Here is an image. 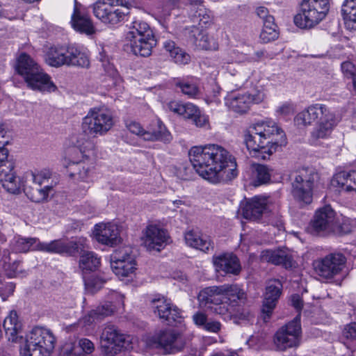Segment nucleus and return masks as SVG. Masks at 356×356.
I'll return each mask as SVG.
<instances>
[{
  "instance_id": "nucleus-15",
  "label": "nucleus",
  "mask_w": 356,
  "mask_h": 356,
  "mask_svg": "<svg viewBox=\"0 0 356 356\" xmlns=\"http://www.w3.org/2000/svg\"><path fill=\"white\" fill-rule=\"evenodd\" d=\"M314 187V174L298 175L292 183L291 194L300 204L308 205L313 201Z\"/></svg>"
},
{
  "instance_id": "nucleus-21",
  "label": "nucleus",
  "mask_w": 356,
  "mask_h": 356,
  "mask_svg": "<svg viewBox=\"0 0 356 356\" xmlns=\"http://www.w3.org/2000/svg\"><path fill=\"white\" fill-rule=\"evenodd\" d=\"M282 284L278 280H275L266 287L261 309L262 318L264 322L266 323L270 320L282 294Z\"/></svg>"
},
{
  "instance_id": "nucleus-44",
  "label": "nucleus",
  "mask_w": 356,
  "mask_h": 356,
  "mask_svg": "<svg viewBox=\"0 0 356 356\" xmlns=\"http://www.w3.org/2000/svg\"><path fill=\"white\" fill-rule=\"evenodd\" d=\"M3 268L9 277H22L26 272L22 269L20 262L17 260L12 261L9 254H4L1 260Z\"/></svg>"
},
{
  "instance_id": "nucleus-57",
  "label": "nucleus",
  "mask_w": 356,
  "mask_h": 356,
  "mask_svg": "<svg viewBox=\"0 0 356 356\" xmlns=\"http://www.w3.org/2000/svg\"><path fill=\"white\" fill-rule=\"evenodd\" d=\"M61 356H83V354L80 351V348H77L76 344L67 343L65 344L60 352Z\"/></svg>"
},
{
  "instance_id": "nucleus-59",
  "label": "nucleus",
  "mask_w": 356,
  "mask_h": 356,
  "mask_svg": "<svg viewBox=\"0 0 356 356\" xmlns=\"http://www.w3.org/2000/svg\"><path fill=\"white\" fill-rule=\"evenodd\" d=\"M193 321L197 326L204 328L207 322V315L202 312L198 311L193 314Z\"/></svg>"
},
{
  "instance_id": "nucleus-48",
  "label": "nucleus",
  "mask_w": 356,
  "mask_h": 356,
  "mask_svg": "<svg viewBox=\"0 0 356 356\" xmlns=\"http://www.w3.org/2000/svg\"><path fill=\"white\" fill-rule=\"evenodd\" d=\"M83 279L86 291L91 293L99 290L106 281L105 279L94 275L84 276Z\"/></svg>"
},
{
  "instance_id": "nucleus-58",
  "label": "nucleus",
  "mask_w": 356,
  "mask_h": 356,
  "mask_svg": "<svg viewBox=\"0 0 356 356\" xmlns=\"http://www.w3.org/2000/svg\"><path fill=\"white\" fill-rule=\"evenodd\" d=\"M163 47L169 56L172 59H175V62L177 63L176 59L178 55V47H177L176 43L172 40H166L163 44Z\"/></svg>"
},
{
  "instance_id": "nucleus-24",
  "label": "nucleus",
  "mask_w": 356,
  "mask_h": 356,
  "mask_svg": "<svg viewBox=\"0 0 356 356\" xmlns=\"http://www.w3.org/2000/svg\"><path fill=\"white\" fill-rule=\"evenodd\" d=\"M213 262L216 270L225 275H238L241 271L240 260L234 253H223L214 256Z\"/></svg>"
},
{
  "instance_id": "nucleus-17",
  "label": "nucleus",
  "mask_w": 356,
  "mask_h": 356,
  "mask_svg": "<svg viewBox=\"0 0 356 356\" xmlns=\"http://www.w3.org/2000/svg\"><path fill=\"white\" fill-rule=\"evenodd\" d=\"M151 307L154 314L165 323L175 326L177 323L178 311L170 300L164 296H156L151 300Z\"/></svg>"
},
{
  "instance_id": "nucleus-60",
  "label": "nucleus",
  "mask_w": 356,
  "mask_h": 356,
  "mask_svg": "<svg viewBox=\"0 0 356 356\" xmlns=\"http://www.w3.org/2000/svg\"><path fill=\"white\" fill-rule=\"evenodd\" d=\"M67 243H73L74 251L73 254L77 253L80 250L85 248L88 245V240L86 238L80 237L74 241L67 242Z\"/></svg>"
},
{
  "instance_id": "nucleus-3",
  "label": "nucleus",
  "mask_w": 356,
  "mask_h": 356,
  "mask_svg": "<svg viewBox=\"0 0 356 356\" xmlns=\"http://www.w3.org/2000/svg\"><path fill=\"white\" fill-rule=\"evenodd\" d=\"M244 142L252 157L266 160L278 147L285 146L284 131L272 121H262L250 126L245 132Z\"/></svg>"
},
{
  "instance_id": "nucleus-43",
  "label": "nucleus",
  "mask_w": 356,
  "mask_h": 356,
  "mask_svg": "<svg viewBox=\"0 0 356 356\" xmlns=\"http://www.w3.org/2000/svg\"><path fill=\"white\" fill-rule=\"evenodd\" d=\"M51 188L52 186L49 184L43 186L32 185L25 187L24 191L29 199L32 202L39 203L47 199Z\"/></svg>"
},
{
  "instance_id": "nucleus-51",
  "label": "nucleus",
  "mask_w": 356,
  "mask_h": 356,
  "mask_svg": "<svg viewBox=\"0 0 356 356\" xmlns=\"http://www.w3.org/2000/svg\"><path fill=\"white\" fill-rule=\"evenodd\" d=\"M77 148L83 157L90 158L95 154V144L90 140H79L77 141Z\"/></svg>"
},
{
  "instance_id": "nucleus-26",
  "label": "nucleus",
  "mask_w": 356,
  "mask_h": 356,
  "mask_svg": "<svg viewBox=\"0 0 356 356\" xmlns=\"http://www.w3.org/2000/svg\"><path fill=\"white\" fill-rule=\"evenodd\" d=\"M126 127L132 134L142 136L146 140H159L168 142L170 140V135L165 129V127L159 123V131L149 132L145 131L141 124L134 120H128L126 122Z\"/></svg>"
},
{
  "instance_id": "nucleus-47",
  "label": "nucleus",
  "mask_w": 356,
  "mask_h": 356,
  "mask_svg": "<svg viewBox=\"0 0 356 356\" xmlns=\"http://www.w3.org/2000/svg\"><path fill=\"white\" fill-rule=\"evenodd\" d=\"M51 177V172L48 169H43L40 171L31 172L26 177L32 181L33 185L42 186L49 184Z\"/></svg>"
},
{
  "instance_id": "nucleus-30",
  "label": "nucleus",
  "mask_w": 356,
  "mask_h": 356,
  "mask_svg": "<svg viewBox=\"0 0 356 356\" xmlns=\"http://www.w3.org/2000/svg\"><path fill=\"white\" fill-rule=\"evenodd\" d=\"M331 184L339 191H353L356 188V170H342L334 174Z\"/></svg>"
},
{
  "instance_id": "nucleus-63",
  "label": "nucleus",
  "mask_w": 356,
  "mask_h": 356,
  "mask_svg": "<svg viewBox=\"0 0 356 356\" xmlns=\"http://www.w3.org/2000/svg\"><path fill=\"white\" fill-rule=\"evenodd\" d=\"M291 305L292 306L299 312L303 308V300L302 298L298 294H293L291 298Z\"/></svg>"
},
{
  "instance_id": "nucleus-6",
  "label": "nucleus",
  "mask_w": 356,
  "mask_h": 356,
  "mask_svg": "<svg viewBox=\"0 0 356 356\" xmlns=\"http://www.w3.org/2000/svg\"><path fill=\"white\" fill-rule=\"evenodd\" d=\"M55 341L50 330L35 327L20 345L19 356H49L54 348Z\"/></svg>"
},
{
  "instance_id": "nucleus-52",
  "label": "nucleus",
  "mask_w": 356,
  "mask_h": 356,
  "mask_svg": "<svg viewBox=\"0 0 356 356\" xmlns=\"http://www.w3.org/2000/svg\"><path fill=\"white\" fill-rule=\"evenodd\" d=\"M279 37L278 28H273L266 26L262 28L259 38L264 43H268L274 41Z\"/></svg>"
},
{
  "instance_id": "nucleus-41",
  "label": "nucleus",
  "mask_w": 356,
  "mask_h": 356,
  "mask_svg": "<svg viewBox=\"0 0 356 356\" xmlns=\"http://www.w3.org/2000/svg\"><path fill=\"white\" fill-rule=\"evenodd\" d=\"M341 14L346 29L356 31V0H346L342 4Z\"/></svg>"
},
{
  "instance_id": "nucleus-14",
  "label": "nucleus",
  "mask_w": 356,
  "mask_h": 356,
  "mask_svg": "<svg viewBox=\"0 0 356 356\" xmlns=\"http://www.w3.org/2000/svg\"><path fill=\"white\" fill-rule=\"evenodd\" d=\"M264 94L261 91L248 92H231L225 98L226 106L233 111L238 113H245L250 108L251 104H259L264 100Z\"/></svg>"
},
{
  "instance_id": "nucleus-5",
  "label": "nucleus",
  "mask_w": 356,
  "mask_h": 356,
  "mask_svg": "<svg viewBox=\"0 0 356 356\" xmlns=\"http://www.w3.org/2000/svg\"><path fill=\"white\" fill-rule=\"evenodd\" d=\"M15 67L30 89L42 92L56 90L51 76L27 54L21 53L19 55Z\"/></svg>"
},
{
  "instance_id": "nucleus-31",
  "label": "nucleus",
  "mask_w": 356,
  "mask_h": 356,
  "mask_svg": "<svg viewBox=\"0 0 356 356\" xmlns=\"http://www.w3.org/2000/svg\"><path fill=\"white\" fill-rule=\"evenodd\" d=\"M261 259L275 266L281 265L286 269L291 268L293 266L292 257L280 249L263 250Z\"/></svg>"
},
{
  "instance_id": "nucleus-28",
  "label": "nucleus",
  "mask_w": 356,
  "mask_h": 356,
  "mask_svg": "<svg viewBox=\"0 0 356 356\" xmlns=\"http://www.w3.org/2000/svg\"><path fill=\"white\" fill-rule=\"evenodd\" d=\"M184 239L188 246L205 253L209 252L214 248L213 243L209 236L194 229L188 231L184 235Z\"/></svg>"
},
{
  "instance_id": "nucleus-19",
  "label": "nucleus",
  "mask_w": 356,
  "mask_h": 356,
  "mask_svg": "<svg viewBox=\"0 0 356 356\" xmlns=\"http://www.w3.org/2000/svg\"><path fill=\"white\" fill-rule=\"evenodd\" d=\"M72 27L77 32L91 35L95 29L87 9L74 0V10L70 21Z\"/></svg>"
},
{
  "instance_id": "nucleus-32",
  "label": "nucleus",
  "mask_w": 356,
  "mask_h": 356,
  "mask_svg": "<svg viewBox=\"0 0 356 356\" xmlns=\"http://www.w3.org/2000/svg\"><path fill=\"white\" fill-rule=\"evenodd\" d=\"M266 209L267 204L265 200L254 197L246 202L242 207V215L245 219L252 221L258 220L262 218Z\"/></svg>"
},
{
  "instance_id": "nucleus-61",
  "label": "nucleus",
  "mask_w": 356,
  "mask_h": 356,
  "mask_svg": "<svg viewBox=\"0 0 356 356\" xmlns=\"http://www.w3.org/2000/svg\"><path fill=\"white\" fill-rule=\"evenodd\" d=\"M341 229L345 233H350L356 227V218L355 219H345L341 224Z\"/></svg>"
},
{
  "instance_id": "nucleus-16",
  "label": "nucleus",
  "mask_w": 356,
  "mask_h": 356,
  "mask_svg": "<svg viewBox=\"0 0 356 356\" xmlns=\"http://www.w3.org/2000/svg\"><path fill=\"white\" fill-rule=\"evenodd\" d=\"M188 43L191 44L195 49L202 51H216L219 44L218 40L213 36L204 32L198 26L193 25L187 27L184 31Z\"/></svg>"
},
{
  "instance_id": "nucleus-54",
  "label": "nucleus",
  "mask_w": 356,
  "mask_h": 356,
  "mask_svg": "<svg viewBox=\"0 0 356 356\" xmlns=\"http://www.w3.org/2000/svg\"><path fill=\"white\" fill-rule=\"evenodd\" d=\"M179 88L184 95H188L189 97H194L197 95L199 91L196 84L188 81L181 82L179 81Z\"/></svg>"
},
{
  "instance_id": "nucleus-13",
  "label": "nucleus",
  "mask_w": 356,
  "mask_h": 356,
  "mask_svg": "<svg viewBox=\"0 0 356 356\" xmlns=\"http://www.w3.org/2000/svg\"><path fill=\"white\" fill-rule=\"evenodd\" d=\"M346 263V258L342 253L334 252L314 261L313 266L319 276L330 279L339 274Z\"/></svg>"
},
{
  "instance_id": "nucleus-1",
  "label": "nucleus",
  "mask_w": 356,
  "mask_h": 356,
  "mask_svg": "<svg viewBox=\"0 0 356 356\" xmlns=\"http://www.w3.org/2000/svg\"><path fill=\"white\" fill-rule=\"evenodd\" d=\"M188 156L196 172L211 184L227 182L238 175L235 157L220 145L192 147Z\"/></svg>"
},
{
  "instance_id": "nucleus-35",
  "label": "nucleus",
  "mask_w": 356,
  "mask_h": 356,
  "mask_svg": "<svg viewBox=\"0 0 356 356\" xmlns=\"http://www.w3.org/2000/svg\"><path fill=\"white\" fill-rule=\"evenodd\" d=\"M73 243H67L60 240H54L49 243H42L38 241V250L49 253L73 255Z\"/></svg>"
},
{
  "instance_id": "nucleus-50",
  "label": "nucleus",
  "mask_w": 356,
  "mask_h": 356,
  "mask_svg": "<svg viewBox=\"0 0 356 356\" xmlns=\"http://www.w3.org/2000/svg\"><path fill=\"white\" fill-rule=\"evenodd\" d=\"M200 108L195 104L186 102L181 104L179 102V115L184 119L191 120L195 114L198 113Z\"/></svg>"
},
{
  "instance_id": "nucleus-12",
  "label": "nucleus",
  "mask_w": 356,
  "mask_h": 356,
  "mask_svg": "<svg viewBox=\"0 0 356 356\" xmlns=\"http://www.w3.org/2000/svg\"><path fill=\"white\" fill-rule=\"evenodd\" d=\"M127 346V337L114 325H107L103 329L100 335V347L106 355L113 356Z\"/></svg>"
},
{
  "instance_id": "nucleus-40",
  "label": "nucleus",
  "mask_w": 356,
  "mask_h": 356,
  "mask_svg": "<svg viewBox=\"0 0 356 356\" xmlns=\"http://www.w3.org/2000/svg\"><path fill=\"white\" fill-rule=\"evenodd\" d=\"M252 181L254 186L268 184L271 181L273 169L265 164L255 163L252 165Z\"/></svg>"
},
{
  "instance_id": "nucleus-56",
  "label": "nucleus",
  "mask_w": 356,
  "mask_h": 356,
  "mask_svg": "<svg viewBox=\"0 0 356 356\" xmlns=\"http://www.w3.org/2000/svg\"><path fill=\"white\" fill-rule=\"evenodd\" d=\"M76 346L80 348V351L83 353V356L91 354L95 350L94 343L86 338L79 339L78 344Z\"/></svg>"
},
{
  "instance_id": "nucleus-45",
  "label": "nucleus",
  "mask_w": 356,
  "mask_h": 356,
  "mask_svg": "<svg viewBox=\"0 0 356 356\" xmlns=\"http://www.w3.org/2000/svg\"><path fill=\"white\" fill-rule=\"evenodd\" d=\"M136 266L137 264L135 258L130 260H127L126 262L122 263L121 265H111L113 272L120 279L131 277L135 274V272L137 269Z\"/></svg>"
},
{
  "instance_id": "nucleus-10",
  "label": "nucleus",
  "mask_w": 356,
  "mask_h": 356,
  "mask_svg": "<svg viewBox=\"0 0 356 356\" xmlns=\"http://www.w3.org/2000/svg\"><path fill=\"white\" fill-rule=\"evenodd\" d=\"M113 124V118L109 110L104 107H93L83 118L81 128L86 134L98 137L104 136Z\"/></svg>"
},
{
  "instance_id": "nucleus-2",
  "label": "nucleus",
  "mask_w": 356,
  "mask_h": 356,
  "mask_svg": "<svg viewBox=\"0 0 356 356\" xmlns=\"http://www.w3.org/2000/svg\"><path fill=\"white\" fill-rule=\"evenodd\" d=\"M246 299L243 287L236 283L211 286L197 295L200 307L216 314L224 321L232 319L240 301Z\"/></svg>"
},
{
  "instance_id": "nucleus-37",
  "label": "nucleus",
  "mask_w": 356,
  "mask_h": 356,
  "mask_svg": "<svg viewBox=\"0 0 356 356\" xmlns=\"http://www.w3.org/2000/svg\"><path fill=\"white\" fill-rule=\"evenodd\" d=\"M101 264V258L94 252L88 251L82 253L79 258V267L82 276L90 275L97 270Z\"/></svg>"
},
{
  "instance_id": "nucleus-27",
  "label": "nucleus",
  "mask_w": 356,
  "mask_h": 356,
  "mask_svg": "<svg viewBox=\"0 0 356 356\" xmlns=\"http://www.w3.org/2000/svg\"><path fill=\"white\" fill-rule=\"evenodd\" d=\"M112 302H106L97 307L96 309L90 312L88 320L85 319V322L91 323L95 319L102 318L112 314L114 310L123 305V296L115 291H113L111 295Z\"/></svg>"
},
{
  "instance_id": "nucleus-25",
  "label": "nucleus",
  "mask_w": 356,
  "mask_h": 356,
  "mask_svg": "<svg viewBox=\"0 0 356 356\" xmlns=\"http://www.w3.org/2000/svg\"><path fill=\"white\" fill-rule=\"evenodd\" d=\"M335 219V211L330 205H325L315 212L310 227L314 232L319 233L330 229Z\"/></svg>"
},
{
  "instance_id": "nucleus-18",
  "label": "nucleus",
  "mask_w": 356,
  "mask_h": 356,
  "mask_svg": "<svg viewBox=\"0 0 356 356\" xmlns=\"http://www.w3.org/2000/svg\"><path fill=\"white\" fill-rule=\"evenodd\" d=\"M143 244L149 250L160 251L169 243L166 230L155 225H149L143 232Z\"/></svg>"
},
{
  "instance_id": "nucleus-62",
  "label": "nucleus",
  "mask_w": 356,
  "mask_h": 356,
  "mask_svg": "<svg viewBox=\"0 0 356 356\" xmlns=\"http://www.w3.org/2000/svg\"><path fill=\"white\" fill-rule=\"evenodd\" d=\"M343 335L347 339H356V323L348 325L343 330Z\"/></svg>"
},
{
  "instance_id": "nucleus-8",
  "label": "nucleus",
  "mask_w": 356,
  "mask_h": 356,
  "mask_svg": "<svg viewBox=\"0 0 356 356\" xmlns=\"http://www.w3.org/2000/svg\"><path fill=\"white\" fill-rule=\"evenodd\" d=\"M10 139L8 131L0 126V182L7 191L18 193L22 184L19 177L16 175L13 161L8 159V150L6 148Z\"/></svg>"
},
{
  "instance_id": "nucleus-36",
  "label": "nucleus",
  "mask_w": 356,
  "mask_h": 356,
  "mask_svg": "<svg viewBox=\"0 0 356 356\" xmlns=\"http://www.w3.org/2000/svg\"><path fill=\"white\" fill-rule=\"evenodd\" d=\"M69 176L75 181L89 182L90 181L92 166L84 161L72 162L67 167Z\"/></svg>"
},
{
  "instance_id": "nucleus-42",
  "label": "nucleus",
  "mask_w": 356,
  "mask_h": 356,
  "mask_svg": "<svg viewBox=\"0 0 356 356\" xmlns=\"http://www.w3.org/2000/svg\"><path fill=\"white\" fill-rule=\"evenodd\" d=\"M127 26V31L125 34V39L154 33L147 22L136 17H134Z\"/></svg>"
},
{
  "instance_id": "nucleus-20",
  "label": "nucleus",
  "mask_w": 356,
  "mask_h": 356,
  "mask_svg": "<svg viewBox=\"0 0 356 356\" xmlns=\"http://www.w3.org/2000/svg\"><path fill=\"white\" fill-rule=\"evenodd\" d=\"M93 234L97 242L108 246L117 245L122 241L119 227L113 222L95 225Z\"/></svg>"
},
{
  "instance_id": "nucleus-7",
  "label": "nucleus",
  "mask_w": 356,
  "mask_h": 356,
  "mask_svg": "<svg viewBox=\"0 0 356 356\" xmlns=\"http://www.w3.org/2000/svg\"><path fill=\"white\" fill-rule=\"evenodd\" d=\"M136 4V0H97L92 8L94 15L103 24L115 27L122 23L129 13L119 6L129 9Z\"/></svg>"
},
{
  "instance_id": "nucleus-55",
  "label": "nucleus",
  "mask_w": 356,
  "mask_h": 356,
  "mask_svg": "<svg viewBox=\"0 0 356 356\" xmlns=\"http://www.w3.org/2000/svg\"><path fill=\"white\" fill-rule=\"evenodd\" d=\"M341 70L344 78L347 80L356 75V67L350 61L346 60L341 64Z\"/></svg>"
},
{
  "instance_id": "nucleus-23",
  "label": "nucleus",
  "mask_w": 356,
  "mask_h": 356,
  "mask_svg": "<svg viewBox=\"0 0 356 356\" xmlns=\"http://www.w3.org/2000/svg\"><path fill=\"white\" fill-rule=\"evenodd\" d=\"M176 339L177 336L173 332L164 330L148 338L146 343L149 348H159L165 354H171L177 351Z\"/></svg>"
},
{
  "instance_id": "nucleus-46",
  "label": "nucleus",
  "mask_w": 356,
  "mask_h": 356,
  "mask_svg": "<svg viewBox=\"0 0 356 356\" xmlns=\"http://www.w3.org/2000/svg\"><path fill=\"white\" fill-rule=\"evenodd\" d=\"M135 258L131 247L122 246L115 250L110 256L111 265L120 264Z\"/></svg>"
},
{
  "instance_id": "nucleus-22",
  "label": "nucleus",
  "mask_w": 356,
  "mask_h": 356,
  "mask_svg": "<svg viewBox=\"0 0 356 356\" xmlns=\"http://www.w3.org/2000/svg\"><path fill=\"white\" fill-rule=\"evenodd\" d=\"M134 54L143 57L151 55L157 41L154 33L125 39Z\"/></svg>"
},
{
  "instance_id": "nucleus-53",
  "label": "nucleus",
  "mask_w": 356,
  "mask_h": 356,
  "mask_svg": "<svg viewBox=\"0 0 356 356\" xmlns=\"http://www.w3.org/2000/svg\"><path fill=\"white\" fill-rule=\"evenodd\" d=\"M191 121L197 127L203 129L210 128L209 115L202 113L200 110L195 114V117H193Z\"/></svg>"
},
{
  "instance_id": "nucleus-49",
  "label": "nucleus",
  "mask_w": 356,
  "mask_h": 356,
  "mask_svg": "<svg viewBox=\"0 0 356 356\" xmlns=\"http://www.w3.org/2000/svg\"><path fill=\"white\" fill-rule=\"evenodd\" d=\"M193 336L189 335L187 339H184V334L179 332V352H188L183 356H197V349L192 346Z\"/></svg>"
},
{
  "instance_id": "nucleus-38",
  "label": "nucleus",
  "mask_w": 356,
  "mask_h": 356,
  "mask_svg": "<svg viewBox=\"0 0 356 356\" xmlns=\"http://www.w3.org/2000/svg\"><path fill=\"white\" fill-rule=\"evenodd\" d=\"M38 241L36 238L22 237L15 236L10 242V250L15 253H26L29 251L38 250Z\"/></svg>"
},
{
  "instance_id": "nucleus-9",
  "label": "nucleus",
  "mask_w": 356,
  "mask_h": 356,
  "mask_svg": "<svg viewBox=\"0 0 356 356\" xmlns=\"http://www.w3.org/2000/svg\"><path fill=\"white\" fill-rule=\"evenodd\" d=\"M329 10V0H302L293 22L300 29H310L323 21Z\"/></svg>"
},
{
  "instance_id": "nucleus-39",
  "label": "nucleus",
  "mask_w": 356,
  "mask_h": 356,
  "mask_svg": "<svg viewBox=\"0 0 356 356\" xmlns=\"http://www.w3.org/2000/svg\"><path fill=\"white\" fill-rule=\"evenodd\" d=\"M44 59L46 63L51 67L67 65V49L63 46L50 47L45 54Z\"/></svg>"
},
{
  "instance_id": "nucleus-4",
  "label": "nucleus",
  "mask_w": 356,
  "mask_h": 356,
  "mask_svg": "<svg viewBox=\"0 0 356 356\" xmlns=\"http://www.w3.org/2000/svg\"><path fill=\"white\" fill-rule=\"evenodd\" d=\"M296 120L298 122L301 120L303 125L316 123V127L311 133V136L316 140L327 138L339 122L335 112L327 105L320 103L307 106L296 115Z\"/></svg>"
},
{
  "instance_id": "nucleus-64",
  "label": "nucleus",
  "mask_w": 356,
  "mask_h": 356,
  "mask_svg": "<svg viewBox=\"0 0 356 356\" xmlns=\"http://www.w3.org/2000/svg\"><path fill=\"white\" fill-rule=\"evenodd\" d=\"M221 324L220 322L216 321H213L210 322H207L204 329L208 332L216 333L220 330Z\"/></svg>"
},
{
  "instance_id": "nucleus-33",
  "label": "nucleus",
  "mask_w": 356,
  "mask_h": 356,
  "mask_svg": "<svg viewBox=\"0 0 356 356\" xmlns=\"http://www.w3.org/2000/svg\"><path fill=\"white\" fill-rule=\"evenodd\" d=\"M8 339L12 342H18L22 337L19 336L22 330V323L19 321L18 315L15 310L9 312L3 323Z\"/></svg>"
},
{
  "instance_id": "nucleus-34",
  "label": "nucleus",
  "mask_w": 356,
  "mask_h": 356,
  "mask_svg": "<svg viewBox=\"0 0 356 356\" xmlns=\"http://www.w3.org/2000/svg\"><path fill=\"white\" fill-rule=\"evenodd\" d=\"M188 16L193 22H198L202 29H208L213 24L211 11L202 3L193 8H190Z\"/></svg>"
},
{
  "instance_id": "nucleus-29",
  "label": "nucleus",
  "mask_w": 356,
  "mask_h": 356,
  "mask_svg": "<svg viewBox=\"0 0 356 356\" xmlns=\"http://www.w3.org/2000/svg\"><path fill=\"white\" fill-rule=\"evenodd\" d=\"M89 55L88 49L79 44H74L67 48V65L89 66Z\"/></svg>"
},
{
  "instance_id": "nucleus-11",
  "label": "nucleus",
  "mask_w": 356,
  "mask_h": 356,
  "mask_svg": "<svg viewBox=\"0 0 356 356\" xmlns=\"http://www.w3.org/2000/svg\"><path fill=\"white\" fill-rule=\"evenodd\" d=\"M302 337L301 318L298 314L294 318L280 328L275 334L274 342L281 350L299 346Z\"/></svg>"
}]
</instances>
